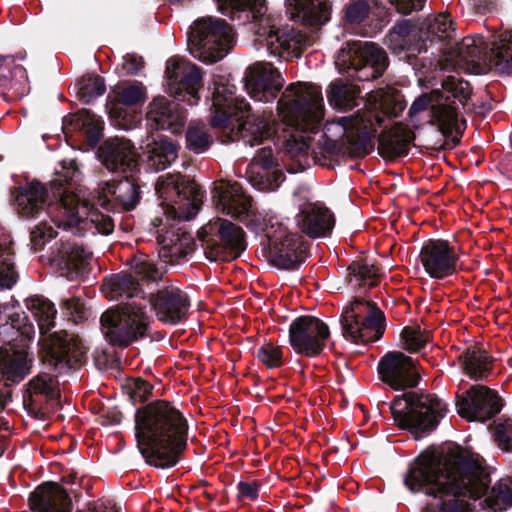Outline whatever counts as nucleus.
Here are the masks:
<instances>
[{
	"label": "nucleus",
	"instance_id": "obj_29",
	"mask_svg": "<svg viewBox=\"0 0 512 512\" xmlns=\"http://www.w3.org/2000/svg\"><path fill=\"white\" fill-rule=\"evenodd\" d=\"M185 120L179 104L164 96L155 97L148 105L147 121L157 129L177 134L183 130Z\"/></svg>",
	"mask_w": 512,
	"mask_h": 512
},
{
	"label": "nucleus",
	"instance_id": "obj_55",
	"mask_svg": "<svg viewBox=\"0 0 512 512\" xmlns=\"http://www.w3.org/2000/svg\"><path fill=\"white\" fill-rule=\"evenodd\" d=\"M109 114L114 125L124 130L134 128L140 121V117L137 114L128 112L119 104L113 105Z\"/></svg>",
	"mask_w": 512,
	"mask_h": 512
},
{
	"label": "nucleus",
	"instance_id": "obj_4",
	"mask_svg": "<svg viewBox=\"0 0 512 512\" xmlns=\"http://www.w3.org/2000/svg\"><path fill=\"white\" fill-rule=\"evenodd\" d=\"M135 436L147 463L160 468L171 467L186 448L188 423L173 404L157 400L137 410Z\"/></svg>",
	"mask_w": 512,
	"mask_h": 512
},
{
	"label": "nucleus",
	"instance_id": "obj_47",
	"mask_svg": "<svg viewBox=\"0 0 512 512\" xmlns=\"http://www.w3.org/2000/svg\"><path fill=\"white\" fill-rule=\"evenodd\" d=\"M74 89L78 98L84 103H90L105 92V83L99 75L89 74L79 79Z\"/></svg>",
	"mask_w": 512,
	"mask_h": 512
},
{
	"label": "nucleus",
	"instance_id": "obj_53",
	"mask_svg": "<svg viewBox=\"0 0 512 512\" xmlns=\"http://www.w3.org/2000/svg\"><path fill=\"white\" fill-rule=\"evenodd\" d=\"M57 381L49 374H39L28 383V392L31 396L44 395L53 398L56 396Z\"/></svg>",
	"mask_w": 512,
	"mask_h": 512
},
{
	"label": "nucleus",
	"instance_id": "obj_18",
	"mask_svg": "<svg viewBox=\"0 0 512 512\" xmlns=\"http://www.w3.org/2000/svg\"><path fill=\"white\" fill-rule=\"evenodd\" d=\"M330 335L328 326L314 316H301L292 321L289 341L298 354L313 357L319 355Z\"/></svg>",
	"mask_w": 512,
	"mask_h": 512
},
{
	"label": "nucleus",
	"instance_id": "obj_40",
	"mask_svg": "<svg viewBox=\"0 0 512 512\" xmlns=\"http://www.w3.org/2000/svg\"><path fill=\"white\" fill-rule=\"evenodd\" d=\"M386 44L397 54L403 51L414 54L422 50V40L409 21L395 24L386 36Z\"/></svg>",
	"mask_w": 512,
	"mask_h": 512
},
{
	"label": "nucleus",
	"instance_id": "obj_32",
	"mask_svg": "<svg viewBox=\"0 0 512 512\" xmlns=\"http://www.w3.org/2000/svg\"><path fill=\"white\" fill-rule=\"evenodd\" d=\"M32 357L23 343L20 349L11 346L9 349H0V373L5 385L20 382L29 372L32 365Z\"/></svg>",
	"mask_w": 512,
	"mask_h": 512
},
{
	"label": "nucleus",
	"instance_id": "obj_46",
	"mask_svg": "<svg viewBox=\"0 0 512 512\" xmlns=\"http://www.w3.org/2000/svg\"><path fill=\"white\" fill-rule=\"evenodd\" d=\"M17 278L11 238L0 229V288H11L16 283Z\"/></svg>",
	"mask_w": 512,
	"mask_h": 512
},
{
	"label": "nucleus",
	"instance_id": "obj_14",
	"mask_svg": "<svg viewBox=\"0 0 512 512\" xmlns=\"http://www.w3.org/2000/svg\"><path fill=\"white\" fill-rule=\"evenodd\" d=\"M335 64L341 73L368 81L383 75L388 57L384 49L374 42L348 41L337 53Z\"/></svg>",
	"mask_w": 512,
	"mask_h": 512
},
{
	"label": "nucleus",
	"instance_id": "obj_9",
	"mask_svg": "<svg viewBox=\"0 0 512 512\" xmlns=\"http://www.w3.org/2000/svg\"><path fill=\"white\" fill-rule=\"evenodd\" d=\"M278 117L286 126L316 132L324 117L321 88L311 83H291L277 103Z\"/></svg>",
	"mask_w": 512,
	"mask_h": 512
},
{
	"label": "nucleus",
	"instance_id": "obj_51",
	"mask_svg": "<svg viewBox=\"0 0 512 512\" xmlns=\"http://www.w3.org/2000/svg\"><path fill=\"white\" fill-rule=\"evenodd\" d=\"M131 269L142 280L157 281L162 277V272L154 263V260L145 253L136 254L131 260Z\"/></svg>",
	"mask_w": 512,
	"mask_h": 512
},
{
	"label": "nucleus",
	"instance_id": "obj_34",
	"mask_svg": "<svg viewBox=\"0 0 512 512\" xmlns=\"http://www.w3.org/2000/svg\"><path fill=\"white\" fill-rule=\"evenodd\" d=\"M286 8L291 19L308 26L323 25L330 17L327 0H286Z\"/></svg>",
	"mask_w": 512,
	"mask_h": 512
},
{
	"label": "nucleus",
	"instance_id": "obj_63",
	"mask_svg": "<svg viewBox=\"0 0 512 512\" xmlns=\"http://www.w3.org/2000/svg\"><path fill=\"white\" fill-rule=\"evenodd\" d=\"M144 62L142 57L136 54H126L123 57L122 70L126 75H135L143 68Z\"/></svg>",
	"mask_w": 512,
	"mask_h": 512
},
{
	"label": "nucleus",
	"instance_id": "obj_17",
	"mask_svg": "<svg viewBox=\"0 0 512 512\" xmlns=\"http://www.w3.org/2000/svg\"><path fill=\"white\" fill-rule=\"evenodd\" d=\"M205 255L210 261H229L240 256L246 248L244 231L234 223L217 218L200 232Z\"/></svg>",
	"mask_w": 512,
	"mask_h": 512
},
{
	"label": "nucleus",
	"instance_id": "obj_33",
	"mask_svg": "<svg viewBox=\"0 0 512 512\" xmlns=\"http://www.w3.org/2000/svg\"><path fill=\"white\" fill-rule=\"evenodd\" d=\"M34 512H71V501L57 483H46L38 487L29 497Z\"/></svg>",
	"mask_w": 512,
	"mask_h": 512
},
{
	"label": "nucleus",
	"instance_id": "obj_13",
	"mask_svg": "<svg viewBox=\"0 0 512 512\" xmlns=\"http://www.w3.org/2000/svg\"><path fill=\"white\" fill-rule=\"evenodd\" d=\"M143 300H132L101 316L102 332L106 340L115 346L126 347L147 335L150 317Z\"/></svg>",
	"mask_w": 512,
	"mask_h": 512
},
{
	"label": "nucleus",
	"instance_id": "obj_48",
	"mask_svg": "<svg viewBox=\"0 0 512 512\" xmlns=\"http://www.w3.org/2000/svg\"><path fill=\"white\" fill-rule=\"evenodd\" d=\"M485 502L494 512L506 510L512 505V481L501 479L492 487Z\"/></svg>",
	"mask_w": 512,
	"mask_h": 512
},
{
	"label": "nucleus",
	"instance_id": "obj_58",
	"mask_svg": "<svg viewBox=\"0 0 512 512\" xmlns=\"http://www.w3.org/2000/svg\"><path fill=\"white\" fill-rule=\"evenodd\" d=\"M56 236L53 226L46 221L39 223L31 231V243L35 250L41 249L44 244Z\"/></svg>",
	"mask_w": 512,
	"mask_h": 512
},
{
	"label": "nucleus",
	"instance_id": "obj_59",
	"mask_svg": "<svg viewBox=\"0 0 512 512\" xmlns=\"http://www.w3.org/2000/svg\"><path fill=\"white\" fill-rule=\"evenodd\" d=\"M238 219L255 232L265 231L267 234L270 229L265 219L255 210L252 204L249 210L245 211Z\"/></svg>",
	"mask_w": 512,
	"mask_h": 512
},
{
	"label": "nucleus",
	"instance_id": "obj_41",
	"mask_svg": "<svg viewBox=\"0 0 512 512\" xmlns=\"http://www.w3.org/2000/svg\"><path fill=\"white\" fill-rule=\"evenodd\" d=\"M64 127L80 131L87 145L95 147L102 137L103 121L91 111L82 109L64 119Z\"/></svg>",
	"mask_w": 512,
	"mask_h": 512
},
{
	"label": "nucleus",
	"instance_id": "obj_10",
	"mask_svg": "<svg viewBox=\"0 0 512 512\" xmlns=\"http://www.w3.org/2000/svg\"><path fill=\"white\" fill-rule=\"evenodd\" d=\"M471 95L467 81L448 76L441 89L424 93L412 103L409 114L414 117L429 111V122L438 125L443 133H451L458 126V107L464 105Z\"/></svg>",
	"mask_w": 512,
	"mask_h": 512
},
{
	"label": "nucleus",
	"instance_id": "obj_37",
	"mask_svg": "<svg viewBox=\"0 0 512 512\" xmlns=\"http://www.w3.org/2000/svg\"><path fill=\"white\" fill-rule=\"evenodd\" d=\"M24 317L14 311V307L8 303L0 305V340L12 342L20 336L21 342L31 340L34 336L33 326L22 324Z\"/></svg>",
	"mask_w": 512,
	"mask_h": 512
},
{
	"label": "nucleus",
	"instance_id": "obj_21",
	"mask_svg": "<svg viewBox=\"0 0 512 512\" xmlns=\"http://www.w3.org/2000/svg\"><path fill=\"white\" fill-rule=\"evenodd\" d=\"M459 254L455 246L442 239H430L421 248L419 261L432 279L452 276L458 267Z\"/></svg>",
	"mask_w": 512,
	"mask_h": 512
},
{
	"label": "nucleus",
	"instance_id": "obj_45",
	"mask_svg": "<svg viewBox=\"0 0 512 512\" xmlns=\"http://www.w3.org/2000/svg\"><path fill=\"white\" fill-rule=\"evenodd\" d=\"M360 90L356 85L345 82L341 79L331 82L327 89L329 104L340 110L351 109L356 104Z\"/></svg>",
	"mask_w": 512,
	"mask_h": 512
},
{
	"label": "nucleus",
	"instance_id": "obj_38",
	"mask_svg": "<svg viewBox=\"0 0 512 512\" xmlns=\"http://www.w3.org/2000/svg\"><path fill=\"white\" fill-rule=\"evenodd\" d=\"M412 139L413 133L406 125L395 123L391 129L380 134L378 151L390 159L403 156L407 154Z\"/></svg>",
	"mask_w": 512,
	"mask_h": 512
},
{
	"label": "nucleus",
	"instance_id": "obj_8",
	"mask_svg": "<svg viewBox=\"0 0 512 512\" xmlns=\"http://www.w3.org/2000/svg\"><path fill=\"white\" fill-rule=\"evenodd\" d=\"M26 306L38 323L43 346L54 366L65 364L75 367L80 365L86 349L78 336L65 331L45 336L55 324L57 310L54 304L49 299L36 295L26 300Z\"/></svg>",
	"mask_w": 512,
	"mask_h": 512
},
{
	"label": "nucleus",
	"instance_id": "obj_36",
	"mask_svg": "<svg viewBox=\"0 0 512 512\" xmlns=\"http://www.w3.org/2000/svg\"><path fill=\"white\" fill-rule=\"evenodd\" d=\"M17 211L23 217H36L47 204V190L37 181H32L18 188L15 195Z\"/></svg>",
	"mask_w": 512,
	"mask_h": 512
},
{
	"label": "nucleus",
	"instance_id": "obj_30",
	"mask_svg": "<svg viewBox=\"0 0 512 512\" xmlns=\"http://www.w3.org/2000/svg\"><path fill=\"white\" fill-rule=\"evenodd\" d=\"M273 163V152L269 146L261 148L254 156L248 173L251 184L258 190L274 191L284 181L281 170H270Z\"/></svg>",
	"mask_w": 512,
	"mask_h": 512
},
{
	"label": "nucleus",
	"instance_id": "obj_49",
	"mask_svg": "<svg viewBox=\"0 0 512 512\" xmlns=\"http://www.w3.org/2000/svg\"><path fill=\"white\" fill-rule=\"evenodd\" d=\"M349 282L353 287H373L378 281V272L373 265L354 262L349 266Z\"/></svg>",
	"mask_w": 512,
	"mask_h": 512
},
{
	"label": "nucleus",
	"instance_id": "obj_31",
	"mask_svg": "<svg viewBox=\"0 0 512 512\" xmlns=\"http://www.w3.org/2000/svg\"><path fill=\"white\" fill-rule=\"evenodd\" d=\"M103 164L111 171L133 172L138 166L137 153L130 140L114 138L100 148Z\"/></svg>",
	"mask_w": 512,
	"mask_h": 512
},
{
	"label": "nucleus",
	"instance_id": "obj_43",
	"mask_svg": "<svg viewBox=\"0 0 512 512\" xmlns=\"http://www.w3.org/2000/svg\"><path fill=\"white\" fill-rule=\"evenodd\" d=\"M101 291L109 300L134 298L140 293L139 283L127 273H118L106 278Z\"/></svg>",
	"mask_w": 512,
	"mask_h": 512
},
{
	"label": "nucleus",
	"instance_id": "obj_62",
	"mask_svg": "<svg viewBox=\"0 0 512 512\" xmlns=\"http://www.w3.org/2000/svg\"><path fill=\"white\" fill-rule=\"evenodd\" d=\"M370 7L366 1L358 0L350 3L345 11L346 20L350 23H360L369 14Z\"/></svg>",
	"mask_w": 512,
	"mask_h": 512
},
{
	"label": "nucleus",
	"instance_id": "obj_25",
	"mask_svg": "<svg viewBox=\"0 0 512 512\" xmlns=\"http://www.w3.org/2000/svg\"><path fill=\"white\" fill-rule=\"evenodd\" d=\"M378 372L381 379L396 390L414 387L420 378L412 358L401 352L386 354L378 364Z\"/></svg>",
	"mask_w": 512,
	"mask_h": 512
},
{
	"label": "nucleus",
	"instance_id": "obj_1",
	"mask_svg": "<svg viewBox=\"0 0 512 512\" xmlns=\"http://www.w3.org/2000/svg\"><path fill=\"white\" fill-rule=\"evenodd\" d=\"M489 482L481 463L459 447L425 451L405 477V485L411 491L439 498L443 512H467L464 498H480Z\"/></svg>",
	"mask_w": 512,
	"mask_h": 512
},
{
	"label": "nucleus",
	"instance_id": "obj_60",
	"mask_svg": "<svg viewBox=\"0 0 512 512\" xmlns=\"http://www.w3.org/2000/svg\"><path fill=\"white\" fill-rule=\"evenodd\" d=\"M495 437L502 450L512 452V419L505 420L496 426Z\"/></svg>",
	"mask_w": 512,
	"mask_h": 512
},
{
	"label": "nucleus",
	"instance_id": "obj_22",
	"mask_svg": "<svg viewBox=\"0 0 512 512\" xmlns=\"http://www.w3.org/2000/svg\"><path fill=\"white\" fill-rule=\"evenodd\" d=\"M457 412L468 421H486L501 410V398L492 389L474 385L458 396Z\"/></svg>",
	"mask_w": 512,
	"mask_h": 512
},
{
	"label": "nucleus",
	"instance_id": "obj_20",
	"mask_svg": "<svg viewBox=\"0 0 512 512\" xmlns=\"http://www.w3.org/2000/svg\"><path fill=\"white\" fill-rule=\"evenodd\" d=\"M169 92L190 106L198 103L201 87L199 68L184 58L172 57L166 64Z\"/></svg>",
	"mask_w": 512,
	"mask_h": 512
},
{
	"label": "nucleus",
	"instance_id": "obj_6",
	"mask_svg": "<svg viewBox=\"0 0 512 512\" xmlns=\"http://www.w3.org/2000/svg\"><path fill=\"white\" fill-rule=\"evenodd\" d=\"M218 10L234 19L235 13H245L247 20H259L255 30V42L264 45L269 54L283 59L299 57L307 45V37L300 31L277 28L270 16H266L265 0H215Z\"/></svg>",
	"mask_w": 512,
	"mask_h": 512
},
{
	"label": "nucleus",
	"instance_id": "obj_16",
	"mask_svg": "<svg viewBox=\"0 0 512 512\" xmlns=\"http://www.w3.org/2000/svg\"><path fill=\"white\" fill-rule=\"evenodd\" d=\"M343 335L352 342L378 340L384 333V313L370 301L355 299L342 314Z\"/></svg>",
	"mask_w": 512,
	"mask_h": 512
},
{
	"label": "nucleus",
	"instance_id": "obj_26",
	"mask_svg": "<svg viewBox=\"0 0 512 512\" xmlns=\"http://www.w3.org/2000/svg\"><path fill=\"white\" fill-rule=\"evenodd\" d=\"M150 302L158 320L172 325L182 321L190 307L187 294L172 283L159 288Z\"/></svg>",
	"mask_w": 512,
	"mask_h": 512
},
{
	"label": "nucleus",
	"instance_id": "obj_52",
	"mask_svg": "<svg viewBox=\"0 0 512 512\" xmlns=\"http://www.w3.org/2000/svg\"><path fill=\"white\" fill-rule=\"evenodd\" d=\"M429 339V333L422 331L419 327H405L401 332L402 347L410 352L423 348Z\"/></svg>",
	"mask_w": 512,
	"mask_h": 512
},
{
	"label": "nucleus",
	"instance_id": "obj_2",
	"mask_svg": "<svg viewBox=\"0 0 512 512\" xmlns=\"http://www.w3.org/2000/svg\"><path fill=\"white\" fill-rule=\"evenodd\" d=\"M155 189L161 200L162 217L155 216L151 226L155 230L159 256L174 264L192 252L194 240L189 233L175 228L171 221L193 218L200 209L203 192L194 181L170 173L158 177Z\"/></svg>",
	"mask_w": 512,
	"mask_h": 512
},
{
	"label": "nucleus",
	"instance_id": "obj_5",
	"mask_svg": "<svg viewBox=\"0 0 512 512\" xmlns=\"http://www.w3.org/2000/svg\"><path fill=\"white\" fill-rule=\"evenodd\" d=\"M235 86L228 79L217 76L214 78L213 107L215 115L211 124L217 128L229 129L231 141L242 139L245 144L253 147L268 140L274 132L272 113L261 116L253 115L245 121L250 105L245 98L235 95Z\"/></svg>",
	"mask_w": 512,
	"mask_h": 512
},
{
	"label": "nucleus",
	"instance_id": "obj_54",
	"mask_svg": "<svg viewBox=\"0 0 512 512\" xmlns=\"http://www.w3.org/2000/svg\"><path fill=\"white\" fill-rule=\"evenodd\" d=\"M119 102L126 106L143 103L146 99V90L141 83L128 84L117 87Z\"/></svg>",
	"mask_w": 512,
	"mask_h": 512
},
{
	"label": "nucleus",
	"instance_id": "obj_39",
	"mask_svg": "<svg viewBox=\"0 0 512 512\" xmlns=\"http://www.w3.org/2000/svg\"><path fill=\"white\" fill-rule=\"evenodd\" d=\"M179 146L166 136H157L147 143L143 154L147 165L155 171L166 169L178 156Z\"/></svg>",
	"mask_w": 512,
	"mask_h": 512
},
{
	"label": "nucleus",
	"instance_id": "obj_15",
	"mask_svg": "<svg viewBox=\"0 0 512 512\" xmlns=\"http://www.w3.org/2000/svg\"><path fill=\"white\" fill-rule=\"evenodd\" d=\"M232 42L231 27L222 19L207 17L192 25L188 48L194 58L204 63H214L228 53Z\"/></svg>",
	"mask_w": 512,
	"mask_h": 512
},
{
	"label": "nucleus",
	"instance_id": "obj_11",
	"mask_svg": "<svg viewBox=\"0 0 512 512\" xmlns=\"http://www.w3.org/2000/svg\"><path fill=\"white\" fill-rule=\"evenodd\" d=\"M48 215L57 228L64 230L76 228L79 233L91 231L108 235L114 229L110 216L93 209L74 193H63L58 202L48 206Z\"/></svg>",
	"mask_w": 512,
	"mask_h": 512
},
{
	"label": "nucleus",
	"instance_id": "obj_24",
	"mask_svg": "<svg viewBox=\"0 0 512 512\" xmlns=\"http://www.w3.org/2000/svg\"><path fill=\"white\" fill-rule=\"evenodd\" d=\"M299 213L297 224L299 228L310 237L326 236L334 226V217L331 211L320 202H310L307 191L298 190L294 193Z\"/></svg>",
	"mask_w": 512,
	"mask_h": 512
},
{
	"label": "nucleus",
	"instance_id": "obj_19",
	"mask_svg": "<svg viewBox=\"0 0 512 512\" xmlns=\"http://www.w3.org/2000/svg\"><path fill=\"white\" fill-rule=\"evenodd\" d=\"M267 238L270 257L276 266L290 269L303 261L306 245L302 237L291 232L283 223L271 224Z\"/></svg>",
	"mask_w": 512,
	"mask_h": 512
},
{
	"label": "nucleus",
	"instance_id": "obj_64",
	"mask_svg": "<svg viewBox=\"0 0 512 512\" xmlns=\"http://www.w3.org/2000/svg\"><path fill=\"white\" fill-rule=\"evenodd\" d=\"M398 12L409 14L412 11L421 10L426 0H388Z\"/></svg>",
	"mask_w": 512,
	"mask_h": 512
},
{
	"label": "nucleus",
	"instance_id": "obj_12",
	"mask_svg": "<svg viewBox=\"0 0 512 512\" xmlns=\"http://www.w3.org/2000/svg\"><path fill=\"white\" fill-rule=\"evenodd\" d=\"M390 409L397 425L410 430L415 439L433 430L447 412L446 404L430 394H409L404 399H395Z\"/></svg>",
	"mask_w": 512,
	"mask_h": 512
},
{
	"label": "nucleus",
	"instance_id": "obj_50",
	"mask_svg": "<svg viewBox=\"0 0 512 512\" xmlns=\"http://www.w3.org/2000/svg\"><path fill=\"white\" fill-rule=\"evenodd\" d=\"M211 137L206 126L200 122H191L186 131V147L194 153L205 152L210 144Z\"/></svg>",
	"mask_w": 512,
	"mask_h": 512
},
{
	"label": "nucleus",
	"instance_id": "obj_42",
	"mask_svg": "<svg viewBox=\"0 0 512 512\" xmlns=\"http://www.w3.org/2000/svg\"><path fill=\"white\" fill-rule=\"evenodd\" d=\"M419 38L430 41L446 40L453 37L455 28L451 15L447 12L426 17L418 28Z\"/></svg>",
	"mask_w": 512,
	"mask_h": 512
},
{
	"label": "nucleus",
	"instance_id": "obj_61",
	"mask_svg": "<svg viewBox=\"0 0 512 512\" xmlns=\"http://www.w3.org/2000/svg\"><path fill=\"white\" fill-rule=\"evenodd\" d=\"M62 309L68 318L74 323L83 320L86 315L84 304L77 297L63 300Z\"/></svg>",
	"mask_w": 512,
	"mask_h": 512
},
{
	"label": "nucleus",
	"instance_id": "obj_56",
	"mask_svg": "<svg viewBox=\"0 0 512 512\" xmlns=\"http://www.w3.org/2000/svg\"><path fill=\"white\" fill-rule=\"evenodd\" d=\"M258 359L268 368H276L283 363V353L279 346L273 343L263 344L257 352Z\"/></svg>",
	"mask_w": 512,
	"mask_h": 512
},
{
	"label": "nucleus",
	"instance_id": "obj_7",
	"mask_svg": "<svg viewBox=\"0 0 512 512\" xmlns=\"http://www.w3.org/2000/svg\"><path fill=\"white\" fill-rule=\"evenodd\" d=\"M512 45V30H505L487 43L483 36H467L462 39L446 58L454 68L479 73L481 62H487L500 72L512 69V56L508 49Z\"/></svg>",
	"mask_w": 512,
	"mask_h": 512
},
{
	"label": "nucleus",
	"instance_id": "obj_35",
	"mask_svg": "<svg viewBox=\"0 0 512 512\" xmlns=\"http://www.w3.org/2000/svg\"><path fill=\"white\" fill-rule=\"evenodd\" d=\"M215 190L218 209L232 217L239 218L249 210L252 204L251 198L244 193L242 186L236 181H223Z\"/></svg>",
	"mask_w": 512,
	"mask_h": 512
},
{
	"label": "nucleus",
	"instance_id": "obj_57",
	"mask_svg": "<svg viewBox=\"0 0 512 512\" xmlns=\"http://www.w3.org/2000/svg\"><path fill=\"white\" fill-rule=\"evenodd\" d=\"M125 389L135 402L145 401L152 392V386L140 378L128 380Z\"/></svg>",
	"mask_w": 512,
	"mask_h": 512
},
{
	"label": "nucleus",
	"instance_id": "obj_3",
	"mask_svg": "<svg viewBox=\"0 0 512 512\" xmlns=\"http://www.w3.org/2000/svg\"><path fill=\"white\" fill-rule=\"evenodd\" d=\"M403 109L396 89L388 87L372 91L363 110L326 122L323 131L325 145L333 153L345 149L355 155H365L374 146L373 139L378 128L391 117H397Z\"/></svg>",
	"mask_w": 512,
	"mask_h": 512
},
{
	"label": "nucleus",
	"instance_id": "obj_44",
	"mask_svg": "<svg viewBox=\"0 0 512 512\" xmlns=\"http://www.w3.org/2000/svg\"><path fill=\"white\" fill-rule=\"evenodd\" d=\"M460 361L464 372L474 380L486 378L492 369V358L481 349H468Z\"/></svg>",
	"mask_w": 512,
	"mask_h": 512
},
{
	"label": "nucleus",
	"instance_id": "obj_28",
	"mask_svg": "<svg viewBox=\"0 0 512 512\" xmlns=\"http://www.w3.org/2000/svg\"><path fill=\"white\" fill-rule=\"evenodd\" d=\"M53 261L62 276L69 280H77L83 278L90 271L92 253L82 243L70 239L61 240Z\"/></svg>",
	"mask_w": 512,
	"mask_h": 512
},
{
	"label": "nucleus",
	"instance_id": "obj_23",
	"mask_svg": "<svg viewBox=\"0 0 512 512\" xmlns=\"http://www.w3.org/2000/svg\"><path fill=\"white\" fill-rule=\"evenodd\" d=\"M283 84L281 73L271 63L257 62L245 74V89L251 98L259 102L275 100Z\"/></svg>",
	"mask_w": 512,
	"mask_h": 512
},
{
	"label": "nucleus",
	"instance_id": "obj_27",
	"mask_svg": "<svg viewBox=\"0 0 512 512\" xmlns=\"http://www.w3.org/2000/svg\"><path fill=\"white\" fill-rule=\"evenodd\" d=\"M140 197L139 186L133 178L125 176L120 180L100 184L97 191V203L103 208L132 210Z\"/></svg>",
	"mask_w": 512,
	"mask_h": 512
}]
</instances>
